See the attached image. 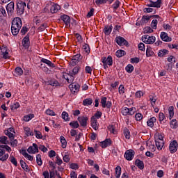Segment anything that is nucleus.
<instances>
[{
	"instance_id": "nucleus-1",
	"label": "nucleus",
	"mask_w": 178,
	"mask_h": 178,
	"mask_svg": "<svg viewBox=\"0 0 178 178\" xmlns=\"http://www.w3.org/2000/svg\"><path fill=\"white\" fill-rule=\"evenodd\" d=\"M22 26H23L22 19L19 17L14 18L11 26V33L13 35H17V34H19V31H20Z\"/></svg>"
},
{
	"instance_id": "nucleus-2",
	"label": "nucleus",
	"mask_w": 178,
	"mask_h": 178,
	"mask_svg": "<svg viewBox=\"0 0 178 178\" xmlns=\"http://www.w3.org/2000/svg\"><path fill=\"white\" fill-rule=\"evenodd\" d=\"M60 10V6H59L58 3L49 2L48 3L45 8H44V12L46 13H58V11Z\"/></svg>"
},
{
	"instance_id": "nucleus-3",
	"label": "nucleus",
	"mask_w": 178,
	"mask_h": 178,
	"mask_svg": "<svg viewBox=\"0 0 178 178\" xmlns=\"http://www.w3.org/2000/svg\"><path fill=\"white\" fill-rule=\"evenodd\" d=\"M154 140L156 147L159 151L162 150L163 145H165V141L163 140V136L161 134L157 133L154 136Z\"/></svg>"
},
{
	"instance_id": "nucleus-4",
	"label": "nucleus",
	"mask_w": 178,
	"mask_h": 178,
	"mask_svg": "<svg viewBox=\"0 0 178 178\" xmlns=\"http://www.w3.org/2000/svg\"><path fill=\"white\" fill-rule=\"evenodd\" d=\"M121 113L123 115V116H127V115L133 116V115L136 113V107H131L129 108L127 107H123L121 109Z\"/></svg>"
},
{
	"instance_id": "nucleus-5",
	"label": "nucleus",
	"mask_w": 178,
	"mask_h": 178,
	"mask_svg": "<svg viewBox=\"0 0 178 178\" xmlns=\"http://www.w3.org/2000/svg\"><path fill=\"white\" fill-rule=\"evenodd\" d=\"M102 62L104 66V69H106L108 66H112L113 65V60L112 59V56H108V58L106 57H102Z\"/></svg>"
},
{
	"instance_id": "nucleus-6",
	"label": "nucleus",
	"mask_w": 178,
	"mask_h": 178,
	"mask_svg": "<svg viewBox=\"0 0 178 178\" xmlns=\"http://www.w3.org/2000/svg\"><path fill=\"white\" fill-rule=\"evenodd\" d=\"M155 36H149L148 35H145L142 37V41L145 44H154L155 42Z\"/></svg>"
},
{
	"instance_id": "nucleus-7",
	"label": "nucleus",
	"mask_w": 178,
	"mask_h": 178,
	"mask_svg": "<svg viewBox=\"0 0 178 178\" xmlns=\"http://www.w3.org/2000/svg\"><path fill=\"white\" fill-rule=\"evenodd\" d=\"M134 155H136V152L134 150L130 149L125 152L124 154V158L127 159V161H133L134 159Z\"/></svg>"
},
{
	"instance_id": "nucleus-8",
	"label": "nucleus",
	"mask_w": 178,
	"mask_h": 178,
	"mask_svg": "<svg viewBox=\"0 0 178 178\" xmlns=\"http://www.w3.org/2000/svg\"><path fill=\"white\" fill-rule=\"evenodd\" d=\"M1 55L3 59H9L10 56H9L10 50L8 49V47L3 45L0 47Z\"/></svg>"
},
{
	"instance_id": "nucleus-9",
	"label": "nucleus",
	"mask_w": 178,
	"mask_h": 178,
	"mask_svg": "<svg viewBox=\"0 0 178 178\" xmlns=\"http://www.w3.org/2000/svg\"><path fill=\"white\" fill-rule=\"evenodd\" d=\"M178 143L176 140H174L170 143L169 151L170 154H175L177 151Z\"/></svg>"
},
{
	"instance_id": "nucleus-10",
	"label": "nucleus",
	"mask_w": 178,
	"mask_h": 178,
	"mask_svg": "<svg viewBox=\"0 0 178 178\" xmlns=\"http://www.w3.org/2000/svg\"><path fill=\"white\" fill-rule=\"evenodd\" d=\"M4 134L7 136V137H8L10 140H12V138H15V136L16 134V132L15 131V128H8L7 130L4 131Z\"/></svg>"
},
{
	"instance_id": "nucleus-11",
	"label": "nucleus",
	"mask_w": 178,
	"mask_h": 178,
	"mask_svg": "<svg viewBox=\"0 0 178 178\" xmlns=\"http://www.w3.org/2000/svg\"><path fill=\"white\" fill-rule=\"evenodd\" d=\"M27 5L26 4V2L23 1H19L17 3V12L19 13H24V8H26Z\"/></svg>"
},
{
	"instance_id": "nucleus-12",
	"label": "nucleus",
	"mask_w": 178,
	"mask_h": 178,
	"mask_svg": "<svg viewBox=\"0 0 178 178\" xmlns=\"http://www.w3.org/2000/svg\"><path fill=\"white\" fill-rule=\"evenodd\" d=\"M106 97H102L101 99V104L102 108H108V109H111V107L112 106V102L110 101H106Z\"/></svg>"
},
{
	"instance_id": "nucleus-13",
	"label": "nucleus",
	"mask_w": 178,
	"mask_h": 178,
	"mask_svg": "<svg viewBox=\"0 0 178 178\" xmlns=\"http://www.w3.org/2000/svg\"><path fill=\"white\" fill-rule=\"evenodd\" d=\"M27 152H29V154L38 153V145H37V144H35V143H33L32 146H30L27 149Z\"/></svg>"
},
{
	"instance_id": "nucleus-14",
	"label": "nucleus",
	"mask_w": 178,
	"mask_h": 178,
	"mask_svg": "<svg viewBox=\"0 0 178 178\" xmlns=\"http://www.w3.org/2000/svg\"><path fill=\"white\" fill-rule=\"evenodd\" d=\"M90 123L91 127H92L94 130H98V129H99V123H98V121L97 120V118H95V117L91 118Z\"/></svg>"
},
{
	"instance_id": "nucleus-15",
	"label": "nucleus",
	"mask_w": 178,
	"mask_h": 178,
	"mask_svg": "<svg viewBox=\"0 0 178 178\" xmlns=\"http://www.w3.org/2000/svg\"><path fill=\"white\" fill-rule=\"evenodd\" d=\"M115 42L118 44V45H120V47L123 45H127V41L126 39L119 36L115 38Z\"/></svg>"
},
{
	"instance_id": "nucleus-16",
	"label": "nucleus",
	"mask_w": 178,
	"mask_h": 178,
	"mask_svg": "<svg viewBox=\"0 0 178 178\" xmlns=\"http://www.w3.org/2000/svg\"><path fill=\"white\" fill-rule=\"evenodd\" d=\"M8 158H9V154H5V150L0 148V161L1 162H5V161L8 160Z\"/></svg>"
},
{
	"instance_id": "nucleus-17",
	"label": "nucleus",
	"mask_w": 178,
	"mask_h": 178,
	"mask_svg": "<svg viewBox=\"0 0 178 178\" xmlns=\"http://www.w3.org/2000/svg\"><path fill=\"white\" fill-rule=\"evenodd\" d=\"M60 19L64 22L67 27H70V17L67 15H63L60 16Z\"/></svg>"
},
{
	"instance_id": "nucleus-18",
	"label": "nucleus",
	"mask_w": 178,
	"mask_h": 178,
	"mask_svg": "<svg viewBox=\"0 0 178 178\" xmlns=\"http://www.w3.org/2000/svg\"><path fill=\"white\" fill-rule=\"evenodd\" d=\"M6 10L8 15H12L15 10V2L10 1L6 6Z\"/></svg>"
},
{
	"instance_id": "nucleus-19",
	"label": "nucleus",
	"mask_w": 178,
	"mask_h": 178,
	"mask_svg": "<svg viewBox=\"0 0 178 178\" xmlns=\"http://www.w3.org/2000/svg\"><path fill=\"white\" fill-rule=\"evenodd\" d=\"M22 45L24 48H29L30 47V36L29 35H26L23 40H22Z\"/></svg>"
},
{
	"instance_id": "nucleus-20",
	"label": "nucleus",
	"mask_w": 178,
	"mask_h": 178,
	"mask_svg": "<svg viewBox=\"0 0 178 178\" xmlns=\"http://www.w3.org/2000/svg\"><path fill=\"white\" fill-rule=\"evenodd\" d=\"M87 120H88V118L86 116L79 117L78 122H79L81 126L86 127L87 126Z\"/></svg>"
},
{
	"instance_id": "nucleus-21",
	"label": "nucleus",
	"mask_w": 178,
	"mask_h": 178,
	"mask_svg": "<svg viewBox=\"0 0 178 178\" xmlns=\"http://www.w3.org/2000/svg\"><path fill=\"white\" fill-rule=\"evenodd\" d=\"M160 37L162 41H165V42H169L172 41V38H169V36H168V33H166L165 32H161Z\"/></svg>"
},
{
	"instance_id": "nucleus-22",
	"label": "nucleus",
	"mask_w": 178,
	"mask_h": 178,
	"mask_svg": "<svg viewBox=\"0 0 178 178\" xmlns=\"http://www.w3.org/2000/svg\"><path fill=\"white\" fill-rule=\"evenodd\" d=\"M161 5H162L161 1H150L149 4H147V6H151L152 8H161Z\"/></svg>"
},
{
	"instance_id": "nucleus-23",
	"label": "nucleus",
	"mask_w": 178,
	"mask_h": 178,
	"mask_svg": "<svg viewBox=\"0 0 178 178\" xmlns=\"http://www.w3.org/2000/svg\"><path fill=\"white\" fill-rule=\"evenodd\" d=\"M40 62L42 63H45V65H47L49 67H55V64H54V63L51 62V60L47 58H42Z\"/></svg>"
},
{
	"instance_id": "nucleus-24",
	"label": "nucleus",
	"mask_w": 178,
	"mask_h": 178,
	"mask_svg": "<svg viewBox=\"0 0 178 178\" xmlns=\"http://www.w3.org/2000/svg\"><path fill=\"white\" fill-rule=\"evenodd\" d=\"M63 77L70 84V83H73V81L74 80V77L69 74H63Z\"/></svg>"
},
{
	"instance_id": "nucleus-25",
	"label": "nucleus",
	"mask_w": 178,
	"mask_h": 178,
	"mask_svg": "<svg viewBox=\"0 0 178 178\" xmlns=\"http://www.w3.org/2000/svg\"><path fill=\"white\" fill-rule=\"evenodd\" d=\"M24 131L27 137H30V136H34V132L30 129L29 127H24Z\"/></svg>"
},
{
	"instance_id": "nucleus-26",
	"label": "nucleus",
	"mask_w": 178,
	"mask_h": 178,
	"mask_svg": "<svg viewBox=\"0 0 178 178\" xmlns=\"http://www.w3.org/2000/svg\"><path fill=\"white\" fill-rule=\"evenodd\" d=\"M112 144V141L111 139H106L104 141L101 143L102 148H106L107 147H110Z\"/></svg>"
},
{
	"instance_id": "nucleus-27",
	"label": "nucleus",
	"mask_w": 178,
	"mask_h": 178,
	"mask_svg": "<svg viewBox=\"0 0 178 178\" xmlns=\"http://www.w3.org/2000/svg\"><path fill=\"white\" fill-rule=\"evenodd\" d=\"M6 17V10L3 7H0V22L5 19Z\"/></svg>"
},
{
	"instance_id": "nucleus-28",
	"label": "nucleus",
	"mask_w": 178,
	"mask_h": 178,
	"mask_svg": "<svg viewBox=\"0 0 178 178\" xmlns=\"http://www.w3.org/2000/svg\"><path fill=\"white\" fill-rule=\"evenodd\" d=\"M31 119H34V114H33V113L24 115L22 118V122H30V120H31Z\"/></svg>"
},
{
	"instance_id": "nucleus-29",
	"label": "nucleus",
	"mask_w": 178,
	"mask_h": 178,
	"mask_svg": "<svg viewBox=\"0 0 178 178\" xmlns=\"http://www.w3.org/2000/svg\"><path fill=\"white\" fill-rule=\"evenodd\" d=\"M113 29V26L112 25L110 26H106L104 29V33L106 35H109L111 33H112V30Z\"/></svg>"
},
{
	"instance_id": "nucleus-30",
	"label": "nucleus",
	"mask_w": 178,
	"mask_h": 178,
	"mask_svg": "<svg viewBox=\"0 0 178 178\" xmlns=\"http://www.w3.org/2000/svg\"><path fill=\"white\" fill-rule=\"evenodd\" d=\"M135 165L138 168V169H140V170L144 169V162L140 159L136 160Z\"/></svg>"
},
{
	"instance_id": "nucleus-31",
	"label": "nucleus",
	"mask_w": 178,
	"mask_h": 178,
	"mask_svg": "<svg viewBox=\"0 0 178 178\" xmlns=\"http://www.w3.org/2000/svg\"><path fill=\"white\" fill-rule=\"evenodd\" d=\"M19 108H20V103H19V102L15 101L10 105L11 111H16L17 109H19Z\"/></svg>"
},
{
	"instance_id": "nucleus-32",
	"label": "nucleus",
	"mask_w": 178,
	"mask_h": 178,
	"mask_svg": "<svg viewBox=\"0 0 178 178\" xmlns=\"http://www.w3.org/2000/svg\"><path fill=\"white\" fill-rule=\"evenodd\" d=\"M60 143H61L62 148L65 149L66 147H67V141H66V138H65V136H61L60 137Z\"/></svg>"
},
{
	"instance_id": "nucleus-33",
	"label": "nucleus",
	"mask_w": 178,
	"mask_h": 178,
	"mask_svg": "<svg viewBox=\"0 0 178 178\" xmlns=\"http://www.w3.org/2000/svg\"><path fill=\"white\" fill-rule=\"evenodd\" d=\"M79 90H80V85L79 84L72 85L71 91L73 94H76V92H79Z\"/></svg>"
},
{
	"instance_id": "nucleus-34",
	"label": "nucleus",
	"mask_w": 178,
	"mask_h": 178,
	"mask_svg": "<svg viewBox=\"0 0 178 178\" xmlns=\"http://www.w3.org/2000/svg\"><path fill=\"white\" fill-rule=\"evenodd\" d=\"M147 147L149 151H152V152H155V151H156V147H155V145H154L152 142H148L147 143Z\"/></svg>"
},
{
	"instance_id": "nucleus-35",
	"label": "nucleus",
	"mask_w": 178,
	"mask_h": 178,
	"mask_svg": "<svg viewBox=\"0 0 178 178\" xmlns=\"http://www.w3.org/2000/svg\"><path fill=\"white\" fill-rule=\"evenodd\" d=\"M23 155V156H24V158H26V159H28V161H33L34 157L30 154H29L28 153L26 152V150H22L21 152Z\"/></svg>"
},
{
	"instance_id": "nucleus-36",
	"label": "nucleus",
	"mask_w": 178,
	"mask_h": 178,
	"mask_svg": "<svg viewBox=\"0 0 178 178\" xmlns=\"http://www.w3.org/2000/svg\"><path fill=\"white\" fill-rule=\"evenodd\" d=\"M155 122H156V118L155 117L151 118L147 122V126L151 128L154 127V123H155Z\"/></svg>"
},
{
	"instance_id": "nucleus-37",
	"label": "nucleus",
	"mask_w": 178,
	"mask_h": 178,
	"mask_svg": "<svg viewBox=\"0 0 178 178\" xmlns=\"http://www.w3.org/2000/svg\"><path fill=\"white\" fill-rule=\"evenodd\" d=\"M0 144L8 145V144H9V140H8V137L5 136H0Z\"/></svg>"
},
{
	"instance_id": "nucleus-38",
	"label": "nucleus",
	"mask_w": 178,
	"mask_h": 178,
	"mask_svg": "<svg viewBox=\"0 0 178 178\" xmlns=\"http://www.w3.org/2000/svg\"><path fill=\"white\" fill-rule=\"evenodd\" d=\"M168 54H169V51L163 49L159 51L158 56H159L160 58H162V57L165 56V55H168Z\"/></svg>"
},
{
	"instance_id": "nucleus-39",
	"label": "nucleus",
	"mask_w": 178,
	"mask_h": 178,
	"mask_svg": "<svg viewBox=\"0 0 178 178\" xmlns=\"http://www.w3.org/2000/svg\"><path fill=\"white\" fill-rule=\"evenodd\" d=\"M169 119L171 120L175 116V107L170 106L168 108Z\"/></svg>"
},
{
	"instance_id": "nucleus-40",
	"label": "nucleus",
	"mask_w": 178,
	"mask_h": 178,
	"mask_svg": "<svg viewBox=\"0 0 178 178\" xmlns=\"http://www.w3.org/2000/svg\"><path fill=\"white\" fill-rule=\"evenodd\" d=\"M115 55L117 58H122V56H124V55H126V51L122 49H119L115 52Z\"/></svg>"
},
{
	"instance_id": "nucleus-41",
	"label": "nucleus",
	"mask_w": 178,
	"mask_h": 178,
	"mask_svg": "<svg viewBox=\"0 0 178 178\" xmlns=\"http://www.w3.org/2000/svg\"><path fill=\"white\" fill-rule=\"evenodd\" d=\"M92 104V99L91 98L86 99L83 101V105L84 106H88Z\"/></svg>"
},
{
	"instance_id": "nucleus-42",
	"label": "nucleus",
	"mask_w": 178,
	"mask_h": 178,
	"mask_svg": "<svg viewBox=\"0 0 178 178\" xmlns=\"http://www.w3.org/2000/svg\"><path fill=\"white\" fill-rule=\"evenodd\" d=\"M120 175H122V168H120V166H117L115 168V177L120 178Z\"/></svg>"
},
{
	"instance_id": "nucleus-43",
	"label": "nucleus",
	"mask_w": 178,
	"mask_h": 178,
	"mask_svg": "<svg viewBox=\"0 0 178 178\" xmlns=\"http://www.w3.org/2000/svg\"><path fill=\"white\" fill-rule=\"evenodd\" d=\"M170 127L171 129H177L178 127V124H177V120H176V119H173L172 120V121L170 122Z\"/></svg>"
},
{
	"instance_id": "nucleus-44",
	"label": "nucleus",
	"mask_w": 178,
	"mask_h": 178,
	"mask_svg": "<svg viewBox=\"0 0 178 178\" xmlns=\"http://www.w3.org/2000/svg\"><path fill=\"white\" fill-rule=\"evenodd\" d=\"M49 84L50 86H52V87L59 86V82H58V81H56V79H51V80L49 81Z\"/></svg>"
},
{
	"instance_id": "nucleus-45",
	"label": "nucleus",
	"mask_w": 178,
	"mask_h": 178,
	"mask_svg": "<svg viewBox=\"0 0 178 178\" xmlns=\"http://www.w3.org/2000/svg\"><path fill=\"white\" fill-rule=\"evenodd\" d=\"M62 119H63L65 122H69L70 119L69 118V114L66 111H63L61 114Z\"/></svg>"
},
{
	"instance_id": "nucleus-46",
	"label": "nucleus",
	"mask_w": 178,
	"mask_h": 178,
	"mask_svg": "<svg viewBox=\"0 0 178 178\" xmlns=\"http://www.w3.org/2000/svg\"><path fill=\"white\" fill-rule=\"evenodd\" d=\"M20 165H21V167L22 168V169H24V170H25L26 172H27V170H29V165H27V163H26V162H24V161L21 160Z\"/></svg>"
},
{
	"instance_id": "nucleus-47",
	"label": "nucleus",
	"mask_w": 178,
	"mask_h": 178,
	"mask_svg": "<svg viewBox=\"0 0 178 178\" xmlns=\"http://www.w3.org/2000/svg\"><path fill=\"white\" fill-rule=\"evenodd\" d=\"M126 72L127 73H133V70H134V67L131 64H129L126 67H125Z\"/></svg>"
},
{
	"instance_id": "nucleus-48",
	"label": "nucleus",
	"mask_w": 178,
	"mask_h": 178,
	"mask_svg": "<svg viewBox=\"0 0 178 178\" xmlns=\"http://www.w3.org/2000/svg\"><path fill=\"white\" fill-rule=\"evenodd\" d=\"M143 33L145 34H149L151 33H154V29H151V26H146L143 29Z\"/></svg>"
},
{
	"instance_id": "nucleus-49",
	"label": "nucleus",
	"mask_w": 178,
	"mask_h": 178,
	"mask_svg": "<svg viewBox=\"0 0 178 178\" xmlns=\"http://www.w3.org/2000/svg\"><path fill=\"white\" fill-rule=\"evenodd\" d=\"M45 113L48 116H56V113H54V111L53 110H51L50 108L47 109Z\"/></svg>"
},
{
	"instance_id": "nucleus-50",
	"label": "nucleus",
	"mask_w": 178,
	"mask_h": 178,
	"mask_svg": "<svg viewBox=\"0 0 178 178\" xmlns=\"http://www.w3.org/2000/svg\"><path fill=\"white\" fill-rule=\"evenodd\" d=\"M124 136L127 140H130V131L127 128L124 129Z\"/></svg>"
},
{
	"instance_id": "nucleus-51",
	"label": "nucleus",
	"mask_w": 178,
	"mask_h": 178,
	"mask_svg": "<svg viewBox=\"0 0 178 178\" xmlns=\"http://www.w3.org/2000/svg\"><path fill=\"white\" fill-rule=\"evenodd\" d=\"M41 154L36 155V162L39 166H41L42 165V160L41 159Z\"/></svg>"
},
{
	"instance_id": "nucleus-52",
	"label": "nucleus",
	"mask_w": 178,
	"mask_h": 178,
	"mask_svg": "<svg viewBox=\"0 0 178 178\" xmlns=\"http://www.w3.org/2000/svg\"><path fill=\"white\" fill-rule=\"evenodd\" d=\"M80 54H76L73 56L72 59V65H76L79 62V59H80Z\"/></svg>"
},
{
	"instance_id": "nucleus-53",
	"label": "nucleus",
	"mask_w": 178,
	"mask_h": 178,
	"mask_svg": "<svg viewBox=\"0 0 178 178\" xmlns=\"http://www.w3.org/2000/svg\"><path fill=\"white\" fill-rule=\"evenodd\" d=\"M11 147H17L18 141L17 139L11 138L10 139Z\"/></svg>"
},
{
	"instance_id": "nucleus-54",
	"label": "nucleus",
	"mask_w": 178,
	"mask_h": 178,
	"mask_svg": "<svg viewBox=\"0 0 178 178\" xmlns=\"http://www.w3.org/2000/svg\"><path fill=\"white\" fill-rule=\"evenodd\" d=\"M70 126L72 127V129H78L79 126V122L77 121H72L70 123Z\"/></svg>"
},
{
	"instance_id": "nucleus-55",
	"label": "nucleus",
	"mask_w": 178,
	"mask_h": 178,
	"mask_svg": "<svg viewBox=\"0 0 178 178\" xmlns=\"http://www.w3.org/2000/svg\"><path fill=\"white\" fill-rule=\"evenodd\" d=\"M159 122H163L164 120L166 121V117L165 116V114L163 113H159Z\"/></svg>"
},
{
	"instance_id": "nucleus-56",
	"label": "nucleus",
	"mask_w": 178,
	"mask_h": 178,
	"mask_svg": "<svg viewBox=\"0 0 178 178\" xmlns=\"http://www.w3.org/2000/svg\"><path fill=\"white\" fill-rule=\"evenodd\" d=\"M158 26V19H153L151 23V27L153 30H156V26Z\"/></svg>"
},
{
	"instance_id": "nucleus-57",
	"label": "nucleus",
	"mask_w": 178,
	"mask_h": 178,
	"mask_svg": "<svg viewBox=\"0 0 178 178\" xmlns=\"http://www.w3.org/2000/svg\"><path fill=\"white\" fill-rule=\"evenodd\" d=\"M151 19V16L143 15L141 19L142 23H148V21Z\"/></svg>"
},
{
	"instance_id": "nucleus-58",
	"label": "nucleus",
	"mask_w": 178,
	"mask_h": 178,
	"mask_svg": "<svg viewBox=\"0 0 178 178\" xmlns=\"http://www.w3.org/2000/svg\"><path fill=\"white\" fill-rule=\"evenodd\" d=\"M15 73H16L17 76H22V74H23V70L22 67H17L15 70Z\"/></svg>"
},
{
	"instance_id": "nucleus-59",
	"label": "nucleus",
	"mask_w": 178,
	"mask_h": 178,
	"mask_svg": "<svg viewBox=\"0 0 178 178\" xmlns=\"http://www.w3.org/2000/svg\"><path fill=\"white\" fill-rule=\"evenodd\" d=\"M0 148H3L7 151V152H11L12 148L6 145H0Z\"/></svg>"
},
{
	"instance_id": "nucleus-60",
	"label": "nucleus",
	"mask_w": 178,
	"mask_h": 178,
	"mask_svg": "<svg viewBox=\"0 0 178 178\" xmlns=\"http://www.w3.org/2000/svg\"><path fill=\"white\" fill-rule=\"evenodd\" d=\"M154 55V51L152 49L147 48L146 49V56L149 58V56H152Z\"/></svg>"
},
{
	"instance_id": "nucleus-61",
	"label": "nucleus",
	"mask_w": 178,
	"mask_h": 178,
	"mask_svg": "<svg viewBox=\"0 0 178 178\" xmlns=\"http://www.w3.org/2000/svg\"><path fill=\"white\" fill-rule=\"evenodd\" d=\"M135 119L137 120V122H140V120H143V114L138 113L135 115Z\"/></svg>"
},
{
	"instance_id": "nucleus-62",
	"label": "nucleus",
	"mask_w": 178,
	"mask_h": 178,
	"mask_svg": "<svg viewBox=\"0 0 178 178\" xmlns=\"http://www.w3.org/2000/svg\"><path fill=\"white\" fill-rule=\"evenodd\" d=\"M83 49L86 54H88L90 52V46L88 45V44H83Z\"/></svg>"
},
{
	"instance_id": "nucleus-63",
	"label": "nucleus",
	"mask_w": 178,
	"mask_h": 178,
	"mask_svg": "<svg viewBox=\"0 0 178 178\" xmlns=\"http://www.w3.org/2000/svg\"><path fill=\"white\" fill-rule=\"evenodd\" d=\"M125 89H124V86L120 85L118 88V92L120 95H123L124 93Z\"/></svg>"
},
{
	"instance_id": "nucleus-64",
	"label": "nucleus",
	"mask_w": 178,
	"mask_h": 178,
	"mask_svg": "<svg viewBox=\"0 0 178 178\" xmlns=\"http://www.w3.org/2000/svg\"><path fill=\"white\" fill-rule=\"evenodd\" d=\"M110 133H112V134H116V129H115V127H113V125H110L108 127Z\"/></svg>"
}]
</instances>
